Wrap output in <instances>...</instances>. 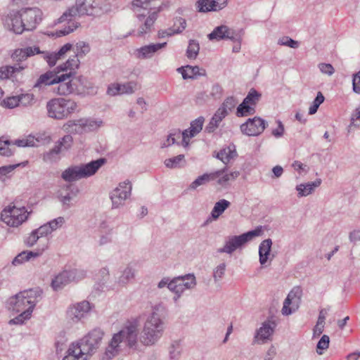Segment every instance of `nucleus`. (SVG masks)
<instances>
[{"instance_id": "f257e3e1", "label": "nucleus", "mask_w": 360, "mask_h": 360, "mask_svg": "<svg viewBox=\"0 0 360 360\" xmlns=\"http://www.w3.org/2000/svg\"><path fill=\"white\" fill-rule=\"evenodd\" d=\"M103 335L101 329H93L79 342L72 343L62 360H87L101 346Z\"/></svg>"}, {"instance_id": "f03ea898", "label": "nucleus", "mask_w": 360, "mask_h": 360, "mask_svg": "<svg viewBox=\"0 0 360 360\" xmlns=\"http://www.w3.org/2000/svg\"><path fill=\"white\" fill-rule=\"evenodd\" d=\"M139 330L136 325L129 324L115 334L106 348L105 356L108 360L117 355L124 347L136 349L138 345Z\"/></svg>"}, {"instance_id": "7ed1b4c3", "label": "nucleus", "mask_w": 360, "mask_h": 360, "mask_svg": "<svg viewBox=\"0 0 360 360\" xmlns=\"http://www.w3.org/2000/svg\"><path fill=\"white\" fill-rule=\"evenodd\" d=\"M165 328L166 320L163 311L156 307L144 323L140 342L146 346L155 345L162 336Z\"/></svg>"}, {"instance_id": "20e7f679", "label": "nucleus", "mask_w": 360, "mask_h": 360, "mask_svg": "<svg viewBox=\"0 0 360 360\" xmlns=\"http://www.w3.org/2000/svg\"><path fill=\"white\" fill-rule=\"evenodd\" d=\"M41 295L42 290L39 288L23 290L8 299L7 308L16 314L30 309L32 314L37 303L41 299Z\"/></svg>"}, {"instance_id": "39448f33", "label": "nucleus", "mask_w": 360, "mask_h": 360, "mask_svg": "<svg viewBox=\"0 0 360 360\" xmlns=\"http://www.w3.org/2000/svg\"><path fill=\"white\" fill-rule=\"evenodd\" d=\"M153 0H134L132 6L135 9L143 8V12L137 13V18L140 22L143 21V24L140 26L138 35L142 36L151 31L152 27L158 18V13L162 10L161 6L158 8L148 7Z\"/></svg>"}, {"instance_id": "423d86ee", "label": "nucleus", "mask_w": 360, "mask_h": 360, "mask_svg": "<svg viewBox=\"0 0 360 360\" xmlns=\"http://www.w3.org/2000/svg\"><path fill=\"white\" fill-rule=\"evenodd\" d=\"M77 103L72 100L63 98H53L46 103L47 114L49 117L62 120L74 112Z\"/></svg>"}, {"instance_id": "0eeeda50", "label": "nucleus", "mask_w": 360, "mask_h": 360, "mask_svg": "<svg viewBox=\"0 0 360 360\" xmlns=\"http://www.w3.org/2000/svg\"><path fill=\"white\" fill-rule=\"evenodd\" d=\"M261 233V229L257 228L239 236H229L225 238L224 246L217 249V252L220 254L231 255L236 250L242 249L248 242L259 236Z\"/></svg>"}, {"instance_id": "6e6552de", "label": "nucleus", "mask_w": 360, "mask_h": 360, "mask_svg": "<svg viewBox=\"0 0 360 360\" xmlns=\"http://www.w3.org/2000/svg\"><path fill=\"white\" fill-rule=\"evenodd\" d=\"M29 214L25 207H16L15 205H8L2 210L1 219L8 226L18 227L27 219Z\"/></svg>"}, {"instance_id": "1a4fd4ad", "label": "nucleus", "mask_w": 360, "mask_h": 360, "mask_svg": "<svg viewBox=\"0 0 360 360\" xmlns=\"http://www.w3.org/2000/svg\"><path fill=\"white\" fill-rule=\"evenodd\" d=\"M86 276V271L80 269L65 270L58 274L51 281V287L54 290L62 289L71 282H77Z\"/></svg>"}, {"instance_id": "9d476101", "label": "nucleus", "mask_w": 360, "mask_h": 360, "mask_svg": "<svg viewBox=\"0 0 360 360\" xmlns=\"http://www.w3.org/2000/svg\"><path fill=\"white\" fill-rule=\"evenodd\" d=\"M86 0H75V4L69 8L58 20V22H63L69 20L68 18L81 16L84 15H93L94 8L86 6Z\"/></svg>"}, {"instance_id": "9b49d317", "label": "nucleus", "mask_w": 360, "mask_h": 360, "mask_svg": "<svg viewBox=\"0 0 360 360\" xmlns=\"http://www.w3.org/2000/svg\"><path fill=\"white\" fill-rule=\"evenodd\" d=\"M131 186L130 183H120L119 186L115 188L110 193L112 208L117 209L124 205L125 200L130 195Z\"/></svg>"}, {"instance_id": "f8f14e48", "label": "nucleus", "mask_w": 360, "mask_h": 360, "mask_svg": "<svg viewBox=\"0 0 360 360\" xmlns=\"http://www.w3.org/2000/svg\"><path fill=\"white\" fill-rule=\"evenodd\" d=\"M20 13L27 31L35 29L42 19L41 11L36 7L22 8Z\"/></svg>"}, {"instance_id": "ddd939ff", "label": "nucleus", "mask_w": 360, "mask_h": 360, "mask_svg": "<svg viewBox=\"0 0 360 360\" xmlns=\"http://www.w3.org/2000/svg\"><path fill=\"white\" fill-rule=\"evenodd\" d=\"M23 22L20 11H12L4 19L5 28L17 34H20L26 30Z\"/></svg>"}, {"instance_id": "4468645a", "label": "nucleus", "mask_w": 360, "mask_h": 360, "mask_svg": "<svg viewBox=\"0 0 360 360\" xmlns=\"http://www.w3.org/2000/svg\"><path fill=\"white\" fill-rule=\"evenodd\" d=\"M264 120L255 117L249 118L245 123L240 125V131L247 136H258L261 134L266 127Z\"/></svg>"}, {"instance_id": "2eb2a0df", "label": "nucleus", "mask_w": 360, "mask_h": 360, "mask_svg": "<svg viewBox=\"0 0 360 360\" xmlns=\"http://www.w3.org/2000/svg\"><path fill=\"white\" fill-rule=\"evenodd\" d=\"M56 87H53V91L59 95H68L74 94V84L72 82V72L68 73L58 74Z\"/></svg>"}, {"instance_id": "dca6fc26", "label": "nucleus", "mask_w": 360, "mask_h": 360, "mask_svg": "<svg viewBox=\"0 0 360 360\" xmlns=\"http://www.w3.org/2000/svg\"><path fill=\"white\" fill-rule=\"evenodd\" d=\"M210 40L220 41L222 39H235L239 40L240 35L236 30L229 27L226 25H220L216 27L213 31L208 34Z\"/></svg>"}, {"instance_id": "f3484780", "label": "nucleus", "mask_w": 360, "mask_h": 360, "mask_svg": "<svg viewBox=\"0 0 360 360\" xmlns=\"http://www.w3.org/2000/svg\"><path fill=\"white\" fill-rule=\"evenodd\" d=\"M72 82L74 94L79 95L96 93V87L86 77L82 75L76 76L75 72H72Z\"/></svg>"}, {"instance_id": "a211bd4d", "label": "nucleus", "mask_w": 360, "mask_h": 360, "mask_svg": "<svg viewBox=\"0 0 360 360\" xmlns=\"http://www.w3.org/2000/svg\"><path fill=\"white\" fill-rule=\"evenodd\" d=\"M228 0H198L195 2V8L199 13L218 11L227 5Z\"/></svg>"}, {"instance_id": "6ab92c4d", "label": "nucleus", "mask_w": 360, "mask_h": 360, "mask_svg": "<svg viewBox=\"0 0 360 360\" xmlns=\"http://www.w3.org/2000/svg\"><path fill=\"white\" fill-rule=\"evenodd\" d=\"M90 310V304L87 301L79 302L70 307L68 311V316L73 321H78Z\"/></svg>"}, {"instance_id": "aec40b11", "label": "nucleus", "mask_w": 360, "mask_h": 360, "mask_svg": "<svg viewBox=\"0 0 360 360\" xmlns=\"http://www.w3.org/2000/svg\"><path fill=\"white\" fill-rule=\"evenodd\" d=\"M226 170V167H224L223 169L217 170L216 172L211 173H205L198 176L194 181H193L190 184L189 188L195 190L200 186L205 185L210 181L215 180L217 177H219Z\"/></svg>"}, {"instance_id": "412c9836", "label": "nucleus", "mask_w": 360, "mask_h": 360, "mask_svg": "<svg viewBox=\"0 0 360 360\" xmlns=\"http://www.w3.org/2000/svg\"><path fill=\"white\" fill-rule=\"evenodd\" d=\"M106 162L105 158H99L96 160H92L87 164L80 165L81 171L84 179L95 174L97 171Z\"/></svg>"}, {"instance_id": "4be33fe9", "label": "nucleus", "mask_w": 360, "mask_h": 360, "mask_svg": "<svg viewBox=\"0 0 360 360\" xmlns=\"http://www.w3.org/2000/svg\"><path fill=\"white\" fill-rule=\"evenodd\" d=\"M167 43L163 42L143 46L140 49H136V57L139 59L150 58L155 52L165 47Z\"/></svg>"}, {"instance_id": "5701e85b", "label": "nucleus", "mask_w": 360, "mask_h": 360, "mask_svg": "<svg viewBox=\"0 0 360 360\" xmlns=\"http://www.w3.org/2000/svg\"><path fill=\"white\" fill-rule=\"evenodd\" d=\"M136 269L131 264H128L122 271L120 276L117 278L116 283L120 287H125L132 280L135 278Z\"/></svg>"}, {"instance_id": "b1692460", "label": "nucleus", "mask_w": 360, "mask_h": 360, "mask_svg": "<svg viewBox=\"0 0 360 360\" xmlns=\"http://www.w3.org/2000/svg\"><path fill=\"white\" fill-rule=\"evenodd\" d=\"M182 138V145L184 147L188 146V130L186 129L183 132H181L179 129H174L171 131V133L168 135L167 141L163 143V147H167L171 144H174L176 142V139H180Z\"/></svg>"}, {"instance_id": "393cba45", "label": "nucleus", "mask_w": 360, "mask_h": 360, "mask_svg": "<svg viewBox=\"0 0 360 360\" xmlns=\"http://www.w3.org/2000/svg\"><path fill=\"white\" fill-rule=\"evenodd\" d=\"M177 71L182 75L184 79H196L198 76H204L206 72L198 66L186 65L177 69Z\"/></svg>"}, {"instance_id": "a878e982", "label": "nucleus", "mask_w": 360, "mask_h": 360, "mask_svg": "<svg viewBox=\"0 0 360 360\" xmlns=\"http://www.w3.org/2000/svg\"><path fill=\"white\" fill-rule=\"evenodd\" d=\"M228 115V112L222 108H218L215 112L210 122L206 126L205 131L207 133L214 132L219 126L220 123Z\"/></svg>"}, {"instance_id": "bb28decb", "label": "nucleus", "mask_w": 360, "mask_h": 360, "mask_svg": "<svg viewBox=\"0 0 360 360\" xmlns=\"http://www.w3.org/2000/svg\"><path fill=\"white\" fill-rule=\"evenodd\" d=\"M57 76L58 73L53 71H47L39 76L34 85V88L41 89L43 86L56 84L57 83Z\"/></svg>"}, {"instance_id": "cd10ccee", "label": "nucleus", "mask_w": 360, "mask_h": 360, "mask_svg": "<svg viewBox=\"0 0 360 360\" xmlns=\"http://www.w3.org/2000/svg\"><path fill=\"white\" fill-rule=\"evenodd\" d=\"M45 248H43L37 251H29L25 250L19 253L12 261V264L14 266L22 264V263L29 261L32 258L39 257L42 255Z\"/></svg>"}, {"instance_id": "c85d7f7f", "label": "nucleus", "mask_w": 360, "mask_h": 360, "mask_svg": "<svg viewBox=\"0 0 360 360\" xmlns=\"http://www.w3.org/2000/svg\"><path fill=\"white\" fill-rule=\"evenodd\" d=\"M62 179L68 182H72L84 179L79 165L72 166L63 172Z\"/></svg>"}, {"instance_id": "c756f323", "label": "nucleus", "mask_w": 360, "mask_h": 360, "mask_svg": "<svg viewBox=\"0 0 360 360\" xmlns=\"http://www.w3.org/2000/svg\"><path fill=\"white\" fill-rule=\"evenodd\" d=\"M274 326L275 323L274 322H264L262 326L257 330L255 338L262 340V343L265 342L266 340H270V338L274 331Z\"/></svg>"}, {"instance_id": "7c9ffc66", "label": "nucleus", "mask_w": 360, "mask_h": 360, "mask_svg": "<svg viewBox=\"0 0 360 360\" xmlns=\"http://www.w3.org/2000/svg\"><path fill=\"white\" fill-rule=\"evenodd\" d=\"M271 245H272V240L271 238L265 239L259 245V263L262 266H266V264L269 259V256L270 255Z\"/></svg>"}, {"instance_id": "2f4dec72", "label": "nucleus", "mask_w": 360, "mask_h": 360, "mask_svg": "<svg viewBox=\"0 0 360 360\" xmlns=\"http://www.w3.org/2000/svg\"><path fill=\"white\" fill-rule=\"evenodd\" d=\"M237 156L236 146L234 145L229 146L219 150L215 155L217 158L220 160L224 164H228L229 161Z\"/></svg>"}, {"instance_id": "473e14b6", "label": "nucleus", "mask_w": 360, "mask_h": 360, "mask_svg": "<svg viewBox=\"0 0 360 360\" xmlns=\"http://www.w3.org/2000/svg\"><path fill=\"white\" fill-rule=\"evenodd\" d=\"M321 184V180L317 179L313 182H308L307 184H301L296 186V190L298 191V196H307L311 194L315 189L319 187Z\"/></svg>"}, {"instance_id": "72a5a7b5", "label": "nucleus", "mask_w": 360, "mask_h": 360, "mask_svg": "<svg viewBox=\"0 0 360 360\" xmlns=\"http://www.w3.org/2000/svg\"><path fill=\"white\" fill-rule=\"evenodd\" d=\"M183 352V347L180 340H174L168 347L169 359L180 360Z\"/></svg>"}, {"instance_id": "f704fd0d", "label": "nucleus", "mask_w": 360, "mask_h": 360, "mask_svg": "<svg viewBox=\"0 0 360 360\" xmlns=\"http://www.w3.org/2000/svg\"><path fill=\"white\" fill-rule=\"evenodd\" d=\"M179 278L178 285L181 287L182 293L186 289H192L196 285V280L194 274H188L184 276H177Z\"/></svg>"}, {"instance_id": "c9c22d12", "label": "nucleus", "mask_w": 360, "mask_h": 360, "mask_svg": "<svg viewBox=\"0 0 360 360\" xmlns=\"http://www.w3.org/2000/svg\"><path fill=\"white\" fill-rule=\"evenodd\" d=\"M229 201L221 199L214 204V206L211 212V216L213 219H217L221 214L230 206Z\"/></svg>"}, {"instance_id": "e433bc0d", "label": "nucleus", "mask_w": 360, "mask_h": 360, "mask_svg": "<svg viewBox=\"0 0 360 360\" xmlns=\"http://www.w3.org/2000/svg\"><path fill=\"white\" fill-rule=\"evenodd\" d=\"M65 131L73 134H82L84 133V127L79 120H70L63 125Z\"/></svg>"}, {"instance_id": "4c0bfd02", "label": "nucleus", "mask_w": 360, "mask_h": 360, "mask_svg": "<svg viewBox=\"0 0 360 360\" xmlns=\"http://www.w3.org/2000/svg\"><path fill=\"white\" fill-rule=\"evenodd\" d=\"M60 147L56 145L52 149L44 153L43 160L49 163L57 162L60 159Z\"/></svg>"}, {"instance_id": "58836bf2", "label": "nucleus", "mask_w": 360, "mask_h": 360, "mask_svg": "<svg viewBox=\"0 0 360 360\" xmlns=\"http://www.w3.org/2000/svg\"><path fill=\"white\" fill-rule=\"evenodd\" d=\"M204 121L205 118L200 116L191 122L190 128L187 129L188 131L189 130V139L194 137L199 132H200L202 129Z\"/></svg>"}, {"instance_id": "ea45409f", "label": "nucleus", "mask_w": 360, "mask_h": 360, "mask_svg": "<svg viewBox=\"0 0 360 360\" xmlns=\"http://www.w3.org/2000/svg\"><path fill=\"white\" fill-rule=\"evenodd\" d=\"M302 295V290L300 286L294 287L290 292L288 293V296L292 300L293 302V309L296 310L299 304L301 302V298Z\"/></svg>"}, {"instance_id": "a19ab883", "label": "nucleus", "mask_w": 360, "mask_h": 360, "mask_svg": "<svg viewBox=\"0 0 360 360\" xmlns=\"http://www.w3.org/2000/svg\"><path fill=\"white\" fill-rule=\"evenodd\" d=\"M82 125L84 127V132L91 131L97 129L102 124V121H96L91 119H80Z\"/></svg>"}, {"instance_id": "79ce46f5", "label": "nucleus", "mask_w": 360, "mask_h": 360, "mask_svg": "<svg viewBox=\"0 0 360 360\" xmlns=\"http://www.w3.org/2000/svg\"><path fill=\"white\" fill-rule=\"evenodd\" d=\"M200 50L199 43L194 39H191L186 50V56L189 59H195Z\"/></svg>"}, {"instance_id": "37998d69", "label": "nucleus", "mask_w": 360, "mask_h": 360, "mask_svg": "<svg viewBox=\"0 0 360 360\" xmlns=\"http://www.w3.org/2000/svg\"><path fill=\"white\" fill-rule=\"evenodd\" d=\"M325 319L326 311H324V309H321L319 314L317 323L313 330L314 336H319L323 333L325 324Z\"/></svg>"}, {"instance_id": "c03bdc74", "label": "nucleus", "mask_w": 360, "mask_h": 360, "mask_svg": "<svg viewBox=\"0 0 360 360\" xmlns=\"http://www.w3.org/2000/svg\"><path fill=\"white\" fill-rule=\"evenodd\" d=\"M79 58L74 56L72 58H69L65 63L58 66V68L62 71L70 70V71L74 72L73 70L79 67Z\"/></svg>"}, {"instance_id": "a18cd8bd", "label": "nucleus", "mask_w": 360, "mask_h": 360, "mask_svg": "<svg viewBox=\"0 0 360 360\" xmlns=\"http://www.w3.org/2000/svg\"><path fill=\"white\" fill-rule=\"evenodd\" d=\"M254 112L255 108L251 107V105L245 103V101H243L237 108L236 115L238 117H244L248 115H252Z\"/></svg>"}, {"instance_id": "49530a36", "label": "nucleus", "mask_w": 360, "mask_h": 360, "mask_svg": "<svg viewBox=\"0 0 360 360\" xmlns=\"http://www.w3.org/2000/svg\"><path fill=\"white\" fill-rule=\"evenodd\" d=\"M20 105L32 106L36 103V98L32 94H22L18 95Z\"/></svg>"}, {"instance_id": "de8ad7c7", "label": "nucleus", "mask_w": 360, "mask_h": 360, "mask_svg": "<svg viewBox=\"0 0 360 360\" xmlns=\"http://www.w3.org/2000/svg\"><path fill=\"white\" fill-rule=\"evenodd\" d=\"M90 51V46L89 44L84 41H79L75 46V56L83 58Z\"/></svg>"}, {"instance_id": "09e8293b", "label": "nucleus", "mask_w": 360, "mask_h": 360, "mask_svg": "<svg viewBox=\"0 0 360 360\" xmlns=\"http://www.w3.org/2000/svg\"><path fill=\"white\" fill-rule=\"evenodd\" d=\"M11 142L9 140H3V137L0 138V155L10 157L13 154V149L10 147Z\"/></svg>"}, {"instance_id": "8fccbe9b", "label": "nucleus", "mask_w": 360, "mask_h": 360, "mask_svg": "<svg viewBox=\"0 0 360 360\" xmlns=\"http://www.w3.org/2000/svg\"><path fill=\"white\" fill-rule=\"evenodd\" d=\"M184 162V155H179L176 157L166 159L165 160V165L168 168H176L181 167V163Z\"/></svg>"}, {"instance_id": "3c124183", "label": "nucleus", "mask_w": 360, "mask_h": 360, "mask_svg": "<svg viewBox=\"0 0 360 360\" xmlns=\"http://www.w3.org/2000/svg\"><path fill=\"white\" fill-rule=\"evenodd\" d=\"M261 96V94L252 88L250 90L247 96L244 98L243 101L251 105H255L259 101Z\"/></svg>"}, {"instance_id": "603ef678", "label": "nucleus", "mask_w": 360, "mask_h": 360, "mask_svg": "<svg viewBox=\"0 0 360 360\" xmlns=\"http://www.w3.org/2000/svg\"><path fill=\"white\" fill-rule=\"evenodd\" d=\"M324 99H325V98L323 96L322 93L319 91L316 95V97L315 98V99L314 100V101L312 103V105L309 107V115L315 114L317 112L318 108L320 106V105L322 103H323Z\"/></svg>"}, {"instance_id": "864d4df0", "label": "nucleus", "mask_w": 360, "mask_h": 360, "mask_svg": "<svg viewBox=\"0 0 360 360\" xmlns=\"http://www.w3.org/2000/svg\"><path fill=\"white\" fill-rule=\"evenodd\" d=\"M226 268V264L221 263L213 269V278L215 283L218 282L224 277Z\"/></svg>"}, {"instance_id": "5fc2aeb1", "label": "nucleus", "mask_w": 360, "mask_h": 360, "mask_svg": "<svg viewBox=\"0 0 360 360\" xmlns=\"http://www.w3.org/2000/svg\"><path fill=\"white\" fill-rule=\"evenodd\" d=\"M36 141L37 140L34 139L33 136H30L25 139L15 140L13 145L18 147H32L36 146Z\"/></svg>"}, {"instance_id": "6e6d98bb", "label": "nucleus", "mask_w": 360, "mask_h": 360, "mask_svg": "<svg viewBox=\"0 0 360 360\" xmlns=\"http://www.w3.org/2000/svg\"><path fill=\"white\" fill-rule=\"evenodd\" d=\"M31 316V310L23 311L22 313H20V314L14 319H12L9 321V324H22L23 322L30 319Z\"/></svg>"}, {"instance_id": "4d7b16f0", "label": "nucleus", "mask_w": 360, "mask_h": 360, "mask_svg": "<svg viewBox=\"0 0 360 360\" xmlns=\"http://www.w3.org/2000/svg\"><path fill=\"white\" fill-rule=\"evenodd\" d=\"M329 342H330V338L328 335H323L321 338L318 342L317 346H316V352L319 354H323V350H325L328 348L329 347Z\"/></svg>"}, {"instance_id": "13d9d810", "label": "nucleus", "mask_w": 360, "mask_h": 360, "mask_svg": "<svg viewBox=\"0 0 360 360\" xmlns=\"http://www.w3.org/2000/svg\"><path fill=\"white\" fill-rule=\"evenodd\" d=\"M77 27V23H75L74 22H69V25L68 26L62 30H57L54 35L57 37L67 35L73 32Z\"/></svg>"}, {"instance_id": "bf43d9fd", "label": "nucleus", "mask_w": 360, "mask_h": 360, "mask_svg": "<svg viewBox=\"0 0 360 360\" xmlns=\"http://www.w3.org/2000/svg\"><path fill=\"white\" fill-rule=\"evenodd\" d=\"M238 101L233 96L228 97L221 104V105L219 108H222L226 112L229 113V111H231L233 109L237 104Z\"/></svg>"}, {"instance_id": "052dcab7", "label": "nucleus", "mask_w": 360, "mask_h": 360, "mask_svg": "<svg viewBox=\"0 0 360 360\" xmlns=\"http://www.w3.org/2000/svg\"><path fill=\"white\" fill-rule=\"evenodd\" d=\"M16 70H18V69L13 66L0 68V79H4L12 77Z\"/></svg>"}, {"instance_id": "680f3d73", "label": "nucleus", "mask_w": 360, "mask_h": 360, "mask_svg": "<svg viewBox=\"0 0 360 360\" xmlns=\"http://www.w3.org/2000/svg\"><path fill=\"white\" fill-rule=\"evenodd\" d=\"M186 27V20L182 18H176L174 20V25L172 28H173V31L174 32L175 34H179L181 33L183 30H184Z\"/></svg>"}, {"instance_id": "e2e57ef3", "label": "nucleus", "mask_w": 360, "mask_h": 360, "mask_svg": "<svg viewBox=\"0 0 360 360\" xmlns=\"http://www.w3.org/2000/svg\"><path fill=\"white\" fill-rule=\"evenodd\" d=\"M41 237L37 233V231L33 230L30 234L25 239L24 243L26 245L27 247L31 248L34 246L38 240Z\"/></svg>"}, {"instance_id": "0e129e2a", "label": "nucleus", "mask_w": 360, "mask_h": 360, "mask_svg": "<svg viewBox=\"0 0 360 360\" xmlns=\"http://www.w3.org/2000/svg\"><path fill=\"white\" fill-rule=\"evenodd\" d=\"M293 302L292 300L287 296L282 308V314L283 315H290L295 311L293 309Z\"/></svg>"}, {"instance_id": "69168bd1", "label": "nucleus", "mask_w": 360, "mask_h": 360, "mask_svg": "<svg viewBox=\"0 0 360 360\" xmlns=\"http://www.w3.org/2000/svg\"><path fill=\"white\" fill-rule=\"evenodd\" d=\"M20 54H22V58H27L29 56H34V54L42 53L40 51L39 48L38 46H29L26 47L23 49H20Z\"/></svg>"}, {"instance_id": "338daca9", "label": "nucleus", "mask_w": 360, "mask_h": 360, "mask_svg": "<svg viewBox=\"0 0 360 360\" xmlns=\"http://www.w3.org/2000/svg\"><path fill=\"white\" fill-rule=\"evenodd\" d=\"M179 281V278L174 277L172 280L169 281L167 288L170 291L174 292L176 295H179V296H181L182 294V290L181 287L178 285Z\"/></svg>"}, {"instance_id": "774afa93", "label": "nucleus", "mask_w": 360, "mask_h": 360, "mask_svg": "<svg viewBox=\"0 0 360 360\" xmlns=\"http://www.w3.org/2000/svg\"><path fill=\"white\" fill-rule=\"evenodd\" d=\"M352 89L357 94H360V70L352 76Z\"/></svg>"}]
</instances>
